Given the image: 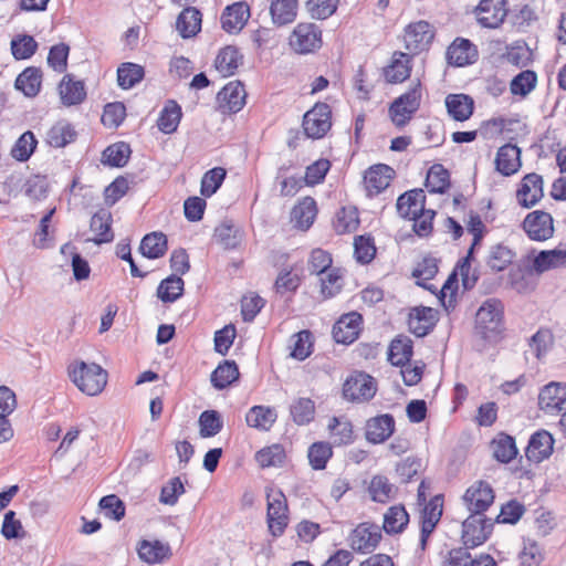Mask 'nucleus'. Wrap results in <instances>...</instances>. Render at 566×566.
<instances>
[{
	"label": "nucleus",
	"instance_id": "nucleus-40",
	"mask_svg": "<svg viewBox=\"0 0 566 566\" xmlns=\"http://www.w3.org/2000/svg\"><path fill=\"white\" fill-rule=\"evenodd\" d=\"M239 368L234 360H224L211 374V384L216 389L222 390L239 378Z\"/></svg>",
	"mask_w": 566,
	"mask_h": 566
},
{
	"label": "nucleus",
	"instance_id": "nucleus-22",
	"mask_svg": "<svg viewBox=\"0 0 566 566\" xmlns=\"http://www.w3.org/2000/svg\"><path fill=\"white\" fill-rule=\"evenodd\" d=\"M60 98L63 105L73 106L83 103L86 98L85 84L75 80L73 74H65L59 85Z\"/></svg>",
	"mask_w": 566,
	"mask_h": 566
},
{
	"label": "nucleus",
	"instance_id": "nucleus-13",
	"mask_svg": "<svg viewBox=\"0 0 566 566\" xmlns=\"http://www.w3.org/2000/svg\"><path fill=\"white\" fill-rule=\"evenodd\" d=\"M433 31L427 21H418L409 24L405 30V46L411 53L426 50L433 40Z\"/></svg>",
	"mask_w": 566,
	"mask_h": 566
},
{
	"label": "nucleus",
	"instance_id": "nucleus-51",
	"mask_svg": "<svg viewBox=\"0 0 566 566\" xmlns=\"http://www.w3.org/2000/svg\"><path fill=\"white\" fill-rule=\"evenodd\" d=\"M291 357L297 360L306 359L313 349V334L308 329H303L294 334L291 338Z\"/></svg>",
	"mask_w": 566,
	"mask_h": 566
},
{
	"label": "nucleus",
	"instance_id": "nucleus-62",
	"mask_svg": "<svg viewBox=\"0 0 566 566\" xmlns=\"http://www.w3.org/2000/svg\"><path fill=\"white\" fill-rule=\"evenodd\" d=\"M126 117V107L122 102L108 103L104 106L102 123L109 128H117Z\"/></svg>",
	"mask_w": 566,
	"mask_h": 566
},
{
	"label": "nucleus",
	"instance_id": "nucleus-20",
	"mask_svg": "<svg viewBox=\"0 0 566 566\" xmlns=\"http://www.w3.org/2000/svg\"><path fill=\"white\" fill-rule=\"evenodd\" d=\"M397 211L403 219L415 218L426 209V195L420 188L408 190L397 199Z\"/></svg>",
	"mask_w": 566,
	"mask_h": 566
},
{
	"label": "nucleus",
	"instance_id": "nucleus-61",
	"mask_svg": "<svg viewBox=\"0 0 566 566\" xmlns=\"http://www.w3.org/2000/svg\"><path fill=\"white\" fill-rule=\"evenodd\" d=\"M38 49V42L31 35H19L11 41V51L15 60L30 59Z\"/></svg>",
	"mask_w": 566,
	"mask_h": 566
},
{
	"label": "nucleus",
	"instance_id": "nucleus-60",
	"mask_svg": "<svg viewBox=\"0 0 566 566\" xmlns=\"http://www.w3.org/2000/svg\"><path fill=\"white\" fill-rule=\"evenodd\" d=\"M338 3L339 0H307L305 8L313 19L325 20L336 12Z\"/></svg>",
	"mask_w": 566,
	"mask_h": 566
},
{
	"label": "nucleus",
	"instance_id": "nucleus-53",
	"mask_svg": "<svg viewBox=\"0 0 566 566\" xmlns=\"http://www.w3.org/2000/svg\"><path fill=\"white\" fill-rule=\"evenodd\" d=\"M374 238L370 234L357 235L354 239V255L360 264L370 263L376 255Z\"/></svg>",
	"mask_w": 566,
	"mask_h": 566
},
{
	"label": "nucleus",
	"instance_id": "nucleus-42",
	"mask_svg": "<svg viewBox=\"0 0 566 566\" xmlns=\"http://www.w3.org/2000/svg\"><path fill=\"white\" fill-rule=\"evenodd\" d=\"M182 113L181 107L175 101H168L161 109L157 126L164 134H172L177 130Z\"/></svg>",
	"mask_w": 566,
	"mask_h": 566
},
{
	"label": "nucleus",
	"instance_id": "nucleus-1",
	"mask_svg": "<svg viewBox=\"0 0 566 566\" xmlns=\"http://www.w3.org/2000/svg\"><path fill=\"white\" fill-rule=\"evenodd\" d=\"M504 305L499 298L485 300L475 314V332L485 340H496L504 332Z\"/></svg>",
	"mask_w": 566,
	"mask_h": 566
},
{
	"label": "nucleus",
	"instance_id": "nucleus-8",
	"mask_svg": "<svg viewBox=\"0 0 566 566\" xmlns=\"http://www.w3.org/2000/svg\"><path fill=\"white\" fill-rule=\"evenodd\" d=\"M375 379L364 373L349 377L343 386V396L350 401H368L376 395Z\"/></svg>",
	"mask_w": 566,
	"mask_h": 566
},
{
	"label": "nucleus",
	"instance_id": "nucleus-56",
	"mask_svg": "<svg viewBox=\"0 0 566 566\" xmlns=\"http://www.w3.org/2000/svg\"><path fill=\"white\" fill-rule=\"evenodd\" d=\"M255 460L262 468L279 467L285 460V450L281 444H272L258 451Z\"/></svg>",
	"mask_w": 566,
	"mask_h": 566
},
{
	"label": "nucleus",
	"instance_id": "nucleus-24",
	"mask_svg": "<svg viewBox=\"0 0 566 566\" xmlns=\"http://www.w3.org/2000/svg\"><path fill=\"white\" fill-rule=\"evenodd\" d=\"M394 417L389 413L380 415L367 421L366 439L371 443H381L394 433Z\"/></svg>",
	"mask_w": 566,
	"mask_h": 566
},
{
	"label": "nucleus",
	"instance_id": "nucleus-17",
	"mask_svg": "<svg viewBox=\"0 0 566 566\" xmlns=\"http://www.w3.org/2000/svg\"><path fill=\"white\" fill-rule=\"evenodd\" d=\"M363 317L357 312L344 314L333 326V338L339 344H352L360 332Z\"/></svg>",
	"mask_w": 566,
	"mask_h": 566
},
{
	"label": "nucleus",
	"instance_id": "nucleus-54",
	"mask_svg": "<svg viewBox=\"0 0 566 566\" xmlns=\"http://www.w3.org/2000/svg\"><path fill=\"white\" fill-rule=\"evenodd\" d=\"M290 412L296 424H307L314 419L315 403L310 398H298L291 405Z\"/></svg>",
	"mask_w": 566,
	"mask_h": 566
},
{
	"label": "nucleus",
	"instance_id": "nucleus-15",
	"mask_svg": "<svg viewBox=\"0 0 566 566\" xmlns=\"http://www.w3.org/2000/svg\"><path fill=\"white\" fill-rule=\"evenodd\" d=\"M475 14L482 27L495 29L504 22L507 14L505 0H481Z\"/></svg>",
	"mask_w": 566,
	"mask_h": 566
},
{
	"label": "nucleus",
	"instance_id": "nucleus-25",
	"mask_svg": "<svg viewBox=\"0 0 566 566\" xmlns=\"http://www.w3.org/2000/svg\"><path fill=\"white\" fill-rule=\"evenodd\" d=\"M495 167L503 176L514 175L521 167V149L512 144L501 146L496 154Z\"/></svg>",
	"mask_w": 566,
	"mask_h": 566
},
{
	"label": "nucleus",
	"instance_id": "nucleus-28",
	"mask_svg": "<svg viewBox=\"0 0 566 566\" xmlns=\"http://www.w3.org/2000/svg\"><path fill=\"white\" fill-rule=\"evenodd\" d=\"M446 107L450 117L457 122H464L473 114L474 101L467 94H449L446 97Z\"/></svg>",
	"mask_w": 566,
	"mask_h": 566
},
{
	"label": "nucleus",
	"instance_id": "nucleus-3",
	"mask_svg": "<svg viewBox=\"0 0 566 566\" xmlns=\"http://www.w3.org/2000/svg\"><path fill=\"white\" fill-rule=\"evenodd\" d=\"M494 521L485 514L471 513L462 523V542L465 548L485 543L493 532Z\"/></svg>",
	"mask_w": 566,
	"mask_h": 566
},
{
	"label": "nucleus",
	"instance_id": "nucleus-48",
	"mask_svg": "<svg viewBox=\"0 0 566 566\" xmlns=\"http://www.w3.org/2000/svg\"><path fill=\"white\" fill-rule=\"evenodd\" d=\"M144 76V67L135 63L126 62L117 69V83L123 90L134 87Z\"/></svg>",
	"mask_w": 566,
	"mask_h": 566
},
{
	"label": "nucleus",
	"instance_id": "nucleus-23",
	"mask_svg": "<svg viewBox=\"0 0 566 566\" xmlns=\"http://www.w3.org/2000/svg\"><path fill=\"white\" fill-rule=\"evenodd\" d=\"M394 169L385 164L371 166L364 176V182L369 196H376L385 190L392 178Z\"/></svg>",
	"mask_w": 566,
	"mask_h": 566
},
{
	"label": "nucleus",
	"instance_id": "nucleus-52",
	"mask_svg": "<svg viewBox=\"0 0 566 566\" xmlns=\"http://www.w3.org/2000/svg\"><path fill=\"white\" fill-rule=\"evenodd\" d=\"M198 423L201 438L214 437L223 428L221 415L217 410H205L201 412Z\"/></svg>",
	"mask_w": 566,
	"mask_h": 566
},
{
	"label": "nucleus",
	"instance_id": "nucleus-11",
	"mask_svg": "<svg viewBox=\"0 0 566 566\" xmlns=\"http://www.w3.org/2000/svg\"><path fill=\"white\" fill-rule=\"evenodd\" d=\"M494 491L485 481L473 483L464 493L463 500L471 513L484 514L494 502Z\"/></svg>",
	"mask_w": 566,
	"mask_h": 566
},
{
	"label": "nucleus",
	"instance_id": "nucleus-29",
	"mask_svg": "<svg viewBox=\"0 0 566 566\" xmlns=\"http://www.w3.org/2000/svg\"><path fill=\"white\" fill-rule=\"evenodd\" d=\"M42 85V71L35 66L24 69L17 77L14 86L27 97H34L39 94Z\"/></svg>",
	"mask_w": 566,
	"mask_h": 566
},
{
	"label": "nucleus",
	"instance_id": "nucleus-59",
	"mask_svg": "<svg viewBox=\"0 0 566 566\" xmlns=\"http://www.w3.org/2000/svg\"><path fill=\"white\" fill-rule=\"evenodd\" d=\"M35 147V136L32 132L28 130L18 138L12 147L11 155L19 161H27L33 154Z\"/></svg>",
	"mask_w": 566,
	"mask_h": 566
},
{
	"label": "nucleus",
	"instance_id": "nucleus-18",
	"mask_svg": "<svg viewBox=\"0 0 566 566\" xmlns=\"http://www.w3.org/2000/svg\"><path fill=\"white\" fill-rule=\"evenodd\" d=\"M437 322V311L432 307H415L409 314L408 327L417 337H423L434 328Z\"/></svg>",
	"mask_w": 566,
	"mask_h": 566
},
{
	"label": "nucleus",
	"instance_id": "nucleus-27",
	"mask_svg": "<svg viewBox=\"0 0 566 566\" xmlns=\"http://www.w3.org/2000/svg\"><path fill=\"white\" fill-rule=\"evenodd\" d=\"M243 231L231 220H224L218 224L213 232V239L224 250H234L240 247L243 240Z\"/></svg>",
	"mask_w": 566,
	"mask_h": 566
},
{
	"label": "nucleus",
	"instance_id": "nucleus-58",
	"mask_svg": "<svg viewBox=\"0 0 566 566\" xmlns=\"http://www.w3.org/2000/svg\"><path fill=\"white\" fill-rule=\"evenodd\" d=\"M227 176V171L222 167H214L208 170L202 179L200 192L203 197H211L217 190L221 187L224 178Z\"/></svg>",
	"mask_w": 566,
	"mask_h": 566
},
{
	"label": "nucleus",
	"instance_id": "nucleus-12",
	"mask_svg": "<svg viewBox=\"0 0 566 566\" xmlns=\"http://www.w3.org/2000/svg\"><path fill=\"white\" fill-rule=\"evenodd\" d=\"M538 406L548 415L566 410V385L552 381L544 386L538 395Z\"/></svg>",
	"mask_w": 566,
	"mask_h": 566
},
{
	"label": "nucleus",
	"instance_id": "nucleus-47",
	"mask_svg": "<svg viewBox=\"0 0 566 566\" xmlns=\"http://www.w3.org/2000/svg\"><path fill=\"white\" fill-rule=\"evenodd\" d=\"M493 457L502 463L511 462L517 455V448L513 437L501 433L491 442Z\"/></svg>",
	"mask_w": 566,
	"mask_h": 566
},
{
	"label": "nucleus",
	"instance_id": "nucleus-33",
	"mask_svg": "<svg viewBox=\"0 0 566 566\" xmlns=\"http://www.w3.org/2000/svg\"><path fill=\"white\" fill-rule=\"evenodd\" d=\"M74 126L66 120H59L46 133V142L51 147L62 148L76 139Z\"/></svg>",
	"mask_w": 566,
	"mask_h": 566
},
{
	"label": "nucleus",
	"instance_id": "nucleus-37",
	"mask_svg": "<svg viewBox=\"0 0 566 566\" xmlns=\"http://www.w3.org/2000/svg\"><path fill=\"white\" fill-rule=\"evenodd\" d=\"M412 340L407 336L396 337L389 346L388 360L394 366L405 367L412 356Z\"/></svg>",
	"mask_w": 566,
	"mask_h": 566
},
{
	"label": "nucleus",
	"instance_id": "nucleus-19",
	"mask_svg": "<svg viewBox=\"0 0 566 566\" xmlns=\"http://www.w3.org/2000/svg\"><path fill=\"white\" fill-rule=\"evenodd\" d=\"M476 46L468 39L457 38L447 50L448 62L455 66L472 64L478 59Z\"/></svg>",
	"mask_w": 566,
	"mask_h": 566
},
{
	"label": "nucleus",
	"instance_id": "nucleus-14",
	"mask_svg": "<svg viewBox=\"0 0 566 566\" xmlns=\"http://www.w3.org/2000/svg\"><path fill=\"white\" fill-rule=\"evenodd\" d=\"M554 443L555 440L547 430H537L528 440L525 449L526 459L533 463H541L552 455Z\"/></svg>",
	"mask_w": 566,
	"mask_h": 566
},
{
	"label": "nucleus",
	"instance_id": "nucleus-41",
	"mask_svg": "<svg viewBox=\"0 0 566 566\" xmlns=\"http://www.w3.org/2000/svg\"><path fill=\"white\" fill-rule=\"evenodd\" d=\"M167 249V237L163 232L146 234L139 245V251L148 259L161 258L165 255Z\"/></svg>",
	"mask_w": 566,
	"mask_h": 566
},
{
	"label": "nucleus",
	"instance_id": "nucleus-10",
	"mask_svg": "<svg viewBox=\"0 0 566 566\" xmlns=\"http://www.w3.org/2000/svg\"><path fill=\"white\" fill-rule=\"evenodd\" d=\"M523 230L534 241H545L553 237V218L548 212L536 210L530 212L523 223Z\"/></svg>",
	"mask_w": 566,
	"mask_h": 566
},
{
	"label": "nucleus",
	"instance_id": "nucleus-5",
	"mask_svg": "<svg viewBox=\"0 0 566 566\" xmlns=\"http://www.w3.org/2000/svg\"><path fill=\"white\" fill-rule=\"evenodd\" d=\"M322 44V30L313 22L298 23L290 35V46L300 54L312 53Z\"/></svg>",
	"mask_w": 566,
	"mask_h": 566
},
{
	"label": "nucleus",
	"instance_id": "nucleus-45",
	"mask_svg": "<svg viewBox=\"0 0 566 566\" xmlns=\"http://www.w3.org/2000/svg\"><path fill=\"white\" fill-rule=\"evenodd\" d=\"M426 187L431 193H444L450 187V174L441 164H434L427 172Z\"/></svg>",
	"mask_w": 566,
	"mask_h": 566
},
{
	"label": "nucleus",
	"instance_id": "nucleus-34",
	"mask_svg": "<svg viewBox=\"0 0 566 566\" xmlns=\"http://www.w3.org/2000/svg\"><path fill=\"white\" fill-rule=\"evenodd\" d=\"M176 29L184 39L195 36L201 29V12L188 7L177 18Z\"/></svg>",
	"mask_w": 566,
	"mask_h": 566
},
{
	"label": "nucleus",
	"instance_id": "nucleus-7",
	"mask_svg": "<svg viewBox=\"0 0 566 566\" xmlns=\"http://www.w3.org/2000/svg\"><path fill=\"white\" fill-rule=\"evenodd\" d=\"M381 537V528L377 524L364 522L352 531L348 541L353 551L368 554L376 549Z\"/></svg>",
	"mask_w": 566,
	"mask_h": 566
},
{
	"label": "nucleus",
	"instance_id": "nucleus-35",
	"mask_svg": "<svg viewBox=\"0 0 566 566\" xmlns=\"http://www.w3.org/2000/svg\"><path fill=\"white\" fill-rule=\"evenodd\" d=\"M140 559L148 564L161 563L171 556L170 546L160 541H142L138 547Z\"/></svg>",
	"mask_w": 566,
	"mask_h": 566
},
{
	"label": "nucleus",
	"instance_id": "nucleus-44",
	"mask_svg": "<svg viewBox=\"0 0 566 566\" xmlns=\"http://www.w3.org/2000/svg\"><path fill=\"white\" fill-rule=\"evenodd\" d=\"M409 515L403 505L390 506L384 515L382 528L387 534L401 533L408 525Z\"/></svg>",
	"mask_w": 566,
	"mask_h": 566
},
{
	"label": "nucleus",
	"instance_id": "nucleus-6",
	"mask_svg": "<svg viewBox=\"0 0 566 566\" xmlns=\"http://www.w3.org/2000/svg\"><path fill=\"white\" fill-rule=\"evenodd\" d=\"M303 129L307 137L319 139L332 127V109L326 103H316L303 116Z\"/></svg>",
	"mask_w": 566,
	"mask_h": 566
},
{
	"label": "nucleus",
	"instance_id": "nucleus-57",
	"mask_svg": "<svg viewBox=\"0 0 566 566\" xmlns=\"http://www.w3.org/2000/svg\"><path fill=\"white\" fill-rule=\"evenodd\" d=\"M333 455L332 447L328 442H315L308 449V461L314 470H323L326 468L327 461Z\"/></svg>",
	"mask_w": 566,
	"mask_h": 566
},
{
	"label": "nucleus",
	"instance_id": "nucleus-50",
	"mask_svg": "<svg viewBox=\"0 0 566 566\" xmlns=\"http://www.w3.org/2000/svg\"><path fill=\"white\" fill-rule=\"evenodd\" d=\"M130 153L132 149L128 144L124 142L113 144L103 151L102 163L112 167H124Z\"/></svg>",
	"mask_w": 566,
	"mask_h": 566
},
{
	"label": "nucleus",
	"instance_id": "nucleus-21",
	"mask_svg": "<svg viewBox=\"0 0 566 566\" xmlns=\"http://www.w3.org/2000/svg\"><path fill=\"white\" fill-rule=\"evenodd\" d=\"M249 18V6L245 2H235L223 10L220 20L226 32L237 33L243 29Z\"/></svg>",
	"mask_w": 566,
	"mask_h": 566
},
{
	"label": "nucleus",
	"instance_id": "nucleus-43",
	"mask_svg": "<svg viewBox=\"0 0 566 566\" xmlns=\"http://www.w3.org/2000/svg\"><path fill=\"white\" fill-rule=\"evenodd\" d=\"M184 290V280L177 274H171L159 283L157 296L164 303H174L182 296Z\"/></svg>",
	"mask_w": 566,
	"mask_h": 566
},
{
	"label": "nucleus",
	"instance_id": "nucleus-63",
	"mask_svg": "<svg viewBox=\"0 0 566 566\" xmlns=\"http://www.w3.org/2000/svg\"><path fill=\"white\" fill-rule=\"evenodd\" d=\"M525 506L517 500H511L503 504L500 514L493 520L494 523L516 524L525 513Z\"/></svg>",
	"mask_w": 566,
	"mask_h": 566
},
{
	"label": "nucleus",
	"instance_id": "nucleus-4",
	"mask_svg": "<svg viewBox=\"0 0 566 566\" xmlns=\"http://www.w3.org/2000/svg\"><path fill=\"white\" fill-rule=\"evenodd\" d=\"M266 500L269 531L274 537H279L284 533L289 523L286 497L280 489H270L266 492Z\"/></svg>",
	"mask_w": 566,
	"mask_h": 566
},
{
	"label": "nucleus",
	"instance_id": "nucleus-38",
	"mask_svg": "<svg viewBox=\"0 0 566 566\" xmlns=\"http://www.w3.org/2000/svg\"><path fill=\"white\" fill-rule=\"evenodd\" d=\"M316 213L315 200L311 197H305L292 209L291 216L297 228L307 230L313 224Z\"/></svg>",
	"mask_w": 566,
	"mask_h": 566
},
{
	"label": "nucleus",
	"instance_id": "nucleus-64",
	"mask_svg": "<svg viewBox=\"0 0 566 566\" xmlns=\"http://www.w3.org/2000/svg\"><path fill=\"white\" fill-rule=\"evenodd\" d=\"M512 251L502 244L493 247L488 258V265L495 272L505 270L512 262Z\"/></svg>",
	"mask_w": 566,
	"mask_h": 566
},
{
	"label": "nucleus",
	"instance_id": "nucleus-16",
	"mask_svg": "<svg viewBox=\"0 0 566 566\" xmlns=\"http://www.w3.org/2000/svg\"><path fill=\"white\" fill-rule=\"evenodd\" d=\"M244 85L239 82L228 83L217 95L219 108L223 113H238L245 104Z\"/></svg>",
	"mask_w": 566,
	"mask_h": 566
},
{
	"label": "nucleus",
	"instance_id": "nucleus-30",
	"mask_svg": "<svg viewBox=\"0 0 566 566\" xmlns=\"http://www.w3.org/2000/svg\"><path fill=\"white\" fill-rule=\"evenodd\" d=\"M410 55L402 52H395L391 63L385 67L384 74L389 83H401L410 76Z\"/></svg>",
	"mask_w": 566,
	"mask_h": 566
},
{
	"label": "nucleus",
	"instance_id": "nucleus-46",
	"mask_svg": "<svg viewBox=\"0 0 566 566\" xmlns=\"http://www.w3.org/2000/svg\"><path fill=\"white\" fill-rule=\"evenodd\" d=\"M245 420L252 428L269 430L276 420V412L269 407L254 406L248 411Z\"/></svg>",
	"mask_w": 566,
	"mask_h": 566
},
{
	"label": "nucleus",
	"instance_id": "nucleus-55",
	"mask_svg": "<svg viewBox=\"0 0 566 566\" xmlns=\"http://www.w3.org/2000/svg\"><path fill=\"white\" fill-rule=\"evenodd\" d=\"M359 226V217L356 208L343 207L336 214L334 229L337 233H349L357 230Z\"/></svg>",
	"mask_w": 566,
	"mask_h": 566
},
{
	"label": "nucleus",
	"instance_id": "nucleus-31",
	"mask_svg": "<svg viewBox=\"0 0 566 566\" xmlns=\"http://www.w3.org/2000/svg\"><path fill=\"white\" fill-rule=\"evenodd\" d=\"M297 0H272L270 13L275 25L282 27L292 23L297 15Z\"/></svg>",
	"mask_w": 566,
	"mask_h": 566
},
{
	"label": "nucleus",
	"instance_id": "nucleus-36",
	"mask_svg": "<svg viewBox=\"0 0 566 566\" xmlns=\"http://www.w3.org/2000/svg\"><path fill=\"white\" fill-rule=\"evenodd\" d=\"M242 59L243 55L238 48L228 45L220 50L216 57L214 65L223 76H229L234 74L239 64L242 63Z\"/></svg>",
	"mask_w": 566,
	"mask_h": 566
},
{
	"label": "nucleus",
	"instance_id": "nucleus-49",
	"mask_svg": "<svg viewBox=\"0 0 566 566\" xmlns=\"http://www.w3.org/2000/svg\"><path fill=\"white\" fill-rule=\"evenodd\" d=\"M537 84V74L533 70H524L516 74L511 83L510 91L512 95L526 97Z\"/></svg>",
	"mask_w": 566,
	"mask_h": 566
},
{
	"label": "nucleus",
	"instance_id": "nucleus-9",
	"mask_svg": "<svg viewBox=\"0 0 566 566\" xmlns=\"http://www.w3.org/2000/svg\"><path fill=\"white\" fill-rule=\"evenodd\" d=\"M543 177L536 172L526 174L518 184L516 201L523 208L534 207L544 196Z\"/></svg>",
	"mask_w": 566,
	"mask_h": 566
},
{
	"label": "nucleus",
	"instance_id": "nucleus-39",
	"mask_svg": "<svg viewBox=\"0 0 566 566\" xmlns=\"http://www.w3.org/2000/svg\"><path fill=\"white\" fill-rule=\"evenodd\" d=\"M368 493L374 502L387 503L395 499L397 488L389 482L388 478L381 474L374 475L368 486Z\"/></svg>",
	"mask_w": 566,
	"mask_h": 566
},
{
	"label": "nucleus",
	"instance_id": "nucleus-26",
	"mask_svg": "<svg viewBox=\"0 0 566 566\" xmlns=\"http://www.w3.org/2000/svg\"><path fill=\"white\" fill-rule=\"evenodd\" d=\"M112 213L106 209H99L96 211L90 222L91 231L96 233V237L90 239L95 244L108 243L114 240V232L112 230Z\"/></svg>",
	"mask_w": 566,
	"mask_h": 566
},
{
	"label": "nucleus",
	"instance_id": "nucleus-2",
	"mask_svg": "<svg viewBox=\"0 0 566 566\" xmlns=\"http://www.w3.org/2000/svg\"><path fill=\"white\" fill-rule=\"evenodd\" d=\"M67 371L73 384L88 396L101 394L107 384L106 370L95 363L74 361Z\"/></svg>",
	"mask_w": 566,
	"mask_h": 566
},
{
	"label": "nucleus",
	"instance_id": "nucleus-32",
	"mask_svg": "<svg viewBox=\"0 0 566 566\" xmlns=\"http://www.w3.org/2000/svg\"><path fill=\"white\" fill-rule=\"evenodd\" d=\"M562 268H566V250H543L533 261V269L537 273Z\"/></svg>",
	"mask_w": 566,
	"mask_h": 566
}]
</instances>
